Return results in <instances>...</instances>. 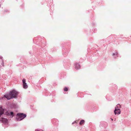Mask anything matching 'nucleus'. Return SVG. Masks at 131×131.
<instances>
[{
  "mask_svg": "<svg viewBox=\"0 0 131 131\" xmlns=\"http://www.w3.org/2000/svg\"><path fill=\"white\" fill-rule=\"evenodd\" d=\"M16 116L17 117L16 118V120L20 121L25 118L26 117V114L21 113L17 114Z\"/></svg>",
  "mask_w": 131,
  "mask_h": 131,
  "instance_id": "1",
  "label": "nucleus"
},
{
  "mask_svg": "<svg viewBox=\"0 0 131 131\" xmlns=\"http://www.w3.org/2000/svg\"><path fill=\"white\" fill-rule=\"evenodd\" d=\"M10 92L13 98H16V97L18 94V92L14 90L10 91Z\"/></svg>",
  "mask_w": 131,
  "mask_h": 131,
  "instance_id": "2",
  "label": "nucleus"
},
{
  "mask_svg": "<svg viewBox=\"0 0 131 131\" xmlns=\"http://www.w3.org/2000/svg\"><path fill=\"white\" fill-rule=\"evenodd\" d=\"M4 97L6 98L8 100H10L13 98L10 92L8 93L5 94L4 95Z\"/></svg>",
  "mask_w": 131,
  "mask_h": 131,
  "instance_id": "3",
  "label": "nucleus"
},
{
  "mask_svg": "<svg viewBox=\"0 0 131 131\" xmlns=\"http://www.w3.org/2000/svg\"><path fill=\"white\" fill-rule=\"evenodd\" d=\"M0 121L2 122L4 124H6L8 122L7 119L5 118L2 117L0 118Z\"/></svg>",
  "mask_w": 131,
  "mask_h": 131,
  "instance_id": "4",
  "label": "nucleus"
},
{
  "mask_svg": "<svg viewBox=\"0 0 131 131\" xmlns=\"http://www.w3.org/2000/svg\"><path fill=\"white\" fill-rule=\"evenodd\" d=\"M114 112L115 115L117 114H120L121 113V111L119 109L117 108V107H115Z\"/></svg>",
  "mask_w": 131,
  "mask_h": 131,
  "instance_id": "5",
  "label": "nucleus"
},
{
  "mask_svg": "<svg viewBox=\"0 0 131 131\" xmlns=\"http://www.w3.org/2000/svg\"><path fill=\"white\" fill-rule=\"evenodd\" d=\"M74 66L76 70H78L80 69L81 68V66L78 63H75L74 64Z\"/></svg>",
  "mask_w": 131,
  "mask_h": 131,
  "instance_id": "6",
  "label": "nucleus"
},
{
  "mask_svg": "<svg viewBox=\"0 0 131 131\" xmlns=\"http://www.w3.org/2000/svg\"><path fill=\"white\" fill-rule=\"evenodd\" d=\"M5 114H6L8 116H9L10 117H12L14 116V114L13 112H11L9 113L8 112H6L5 113Z\"/></svg>",
  "mask_w": 131,
  "mask_h": 131,
  "instance_id": "7",
  "label": "nucleus"
},
{
  "mask_svg": "<svg viewBox=\"0 0 131 131\" xmlns=\"http://www.w3.org/2000/svg\"><path fill=\"white\" fill-rule=\"evenodd\" d=\"M4 110L1 107H0V117L4 113Z\"/></svg>",
  "mask_w": 131,
  "mask_h": 131,
  "instance_id": "8",
  "label": "nucleus"
},
{
  "mask_svg": "<svg viewBox=\"0 0 131 131\" xmlns=\"http://www.w3.org/2000/svg\"><path fill=\"white\" fill-rule=\"evenodd\" d=\"M23 87L24 89H26L28 87V86L26 83L23 84Z\"/></svg>",
  "mask_w": 131,
  "mask_h": 131,
  "instance_id": "9",
  "label": "nucleus"
},
{
  "mask_svg": "<svg viewBox=\"0 0 131 131\" xmlns=\"http://www.w3.org/2000/svg\"><path fill=\"white\" fill-rule=\"evenodd\" d=\"M117 54H118V53H117V52H116L115 53H113V56H114V58H116V57H117Z\"/></svg>",
  "mask_w": 131,
  "mask_h": 131,
  "instance_id": "10",
  "label": "nucleus"
},
{
  "mask_svg": "<svg viewBox=\"0 0 131 131\" xmlns=\"http://www.w3.org/2000/svg\"><path fill=\"white\" fill-rule=\"evenodd\" d=\"M84 121L83 120H82L81 121L79 124L80 125H82L84 123Z\"/></svg>",
  "mask_w": 131,
  "mask_h": 131,
  "instance_id": "11",
  "label": "nucleus"
},
{
  "mask_svg": "<svg viewBox=\"0 0 131 131\" xmlns=\"http://www.w3.org/2000/svg\"><path fill=\"white\" fill-rule=\"evenodd\" d=\"M116 107H117V108L119 109L121 108V106L119 104H118L117 105Z\"/></svg>",
  "mask_w": 131,
  "mask_h": 131,
  "instance_id": "12",
  "label": "nucleus"
},
{
  "mask_svg": "<svg viewBox=\"0 0 131 131\" xmlns=\"http://www.w3.org/2000/svg\"><path fill=\"white\" fill-rule=\"evenodd\" d=\"M22 81H23V84H24V83H26V80L25 79H23V80Z\"/></svg>",
  "mask_w": 131,
  "mask_h": 131,
  "instance_id": "13",
  "label": "nucleus"
},
{
  "mask_svg": "<svg viewBox=\"0 0 131 131\" xmlns=\"http://www.w3.org/2000/svg\"><path fill=\"white\" fill-rule=\"evenodd\" d=\"M68 88L66 87H65L64 89V91H68Z\"/></svg>",
  "mask_w": 131,
  "mask_h": 131,
  "instance_id": "14",
  "label": "nucleus"
},
{
  "mask_svg": "<svg viewBox=\"0 0 131 131\" xmlns=\"http://www.w3.org/2000/svg\"><path fill=\"white\" fill-rule=\"evenodd\" d=\"M3 61V62L2 63V66H4V63L3 62V61Z\"/></svg>",
  "mask_w": 131,
  "mask_h": 131,
  "instance_id": "15",
  "label": "nucleus"
},
{
  "mask_svg": "<svg viewBox=\"0 0 131 131\" xmlns=\"http://www.w3.org/2000/svg\"><path fill=\"white\" fill-rule=\"evenodd\" d=\"M35 131H42L41 130H39L38 129H37Z\"/></svg>",
  "mask_w": 131,
  "mask_h": 131,
  "instance_id": "16",
  "label": "nucleus"
},
{
  "mask_svg": "<svg viewBox=\"0 0 131 131\" xmlns=\"http://www.w3.org/2000/svg\"><path fill=\"white\" fill-rule=\"evenodd\" d=\"M2 57L1 56H0V59H2V61H3V60L2 59Z\"/></svg>",
  "mask_w": 131,
  "mask_h": 131,
  "instance_id": "17",
  "label": "nucleus"
},
{
  "mask_svg": "<svg viewBox=\"0 0 131 131\" xmlns=\"http://www.w3.org/2000/svg\"><path fill=\"white\" fill-rule=\"evenodd\" d=\"M76 123V121H75L74 122L72 123V124H73L74 123Z\"/></svg>",
  "mask_w": 131,
  "mask_h": 131,
  "instance_id": "18",
  "label": "nucleus"
},
{
  "mask_svg": "<svg viewBox=\"0 0 131 131\" xmlns=\"http://www.w3.org/2000/svg\"><path fill=\"white\" fill-rule=\"evenodd\" d=\"M111 119H112V121H113V119L111 118Z\"/></svg>",
  "mask_w": 131,
  "mask_h": 131,
  "instance_id": "19",
  "label": "nucleus"
}]
</instances>
